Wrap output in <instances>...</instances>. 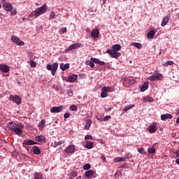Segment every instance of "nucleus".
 <instances>
[{"label":"nucleus","instance_id":"423d86ee","mask_svg":"<svg viewBox=\"0 0 179 179\" xmlns=\"http://www.w3.org/2000/svg\"><path fill=\"white\" fill-rule=\"evenodd\" d=\"M10 40L17 45H24V42L20 40V38L15 35L10 36Z\"/></svg>","mask_w":179,"mask_h":179},{"label":"nucleus","instance_id":"79ce46f5","mask_svg":"<svg viewBox=\"0 0 179 179\" xmlns=\"http://www.w3.org/2000/svg\"><path fill=\"white\" fill-rule=\"evenodd\" d=\"M29 64H30L31 68H36V62H34V61L31 60L29 62Z\"/></svg>","mask_w":179,"mask_h":179},{"label":"nucleus","instance_id":"7c9ffc66","mask_svg":"<svg viewBox=\"0 0 179 179\" xmlns=\"http://www.w3.org/2000/svg\"><path fill=\"white\" fill-rule=\"evenodd\" d=\"M63 143H65V141L62 140L59 141H55L53 145V148H57V146H61Z\"/></svg>","mask_w":179,"mask_h":179},{"label":"nucleus","instance_id":"09e8293b","mask_svg":"<svg viewBox=\"0 0 179 179\" xmlns=\"http://www.w3.org/2000/svg\"><path fill=\"white\" fill-rule=\"evenodd\" d=\"M175 156H174V157H175V159H177V158H178L179 157V150H177L176 152H175Z\"/></svg>","mask_w":179,"mask_h":179},{"label":"nucleus","instance_id":"a211bd4d","mask_svg":"<svg viewBox=\"0 0 179 179\" xmlns=\"http://www.w3.org/2000/svg\"><path fill=\"white\" fill-rule=\"evenodd\" d=\"M70 68V64H64V63H61L60 64V69H62V71H68V69H69Z\"/></svg>","mask_w":179,"mask_h":179},{"label":"nucleus","instance_id":"a878e982","mask_svg":"<svg viewBox=\"0 0 179 179\" xmlns=\"http://www.w3.org/2000/svg\"><path fill=\"white\" fill-rule=\"evenodd\" d=\"M155 34H156V31L151 30L148 33L147 37H148V38L152 39L155 37Z\"/></svg>","mask_w":179,"mask_h":179},{"label":"nucleus","instance_id":"f8f14e48","mask_svg":"<svg viewBox=\"0 0 179 179\" xmlns=\"http://www.w3.org/2000/svg\"><path fill=\"white\" fill-rule=\"evenodd\" d=\"M82 46V44L80 43H74L70 45L67 49H66V51H72V50H76V48H79Z\"/></svg>","mask_w":179,"mask_h":179},{"label":"nucleus","instance_id":"69168bd1","mask_svg":"<svg viewBox=\"0 0 179 179\" xmlns=\"http://www.w3.org/2000/svg\"><path fill=\"white\" fill-rule=\"evenodd\" d=\"M0 9H1V3H0Z\"/></svg>","mask_w":179,"mask_h":179},{"label":"nucleus","instance_id":"72a5a7b5","mask_svg":"<svg viewBox=\"0 0 179 179\" xmlns=\"http://www.w3.org/2000/svg\"><path fill=\"white\" fill-rule=\"evenodd\" d=\"M134 107H135V105H129L123 110V111L127 113V111H129V110H131V108H134Z\"/></svg>","mask_w":179,"mask_h":179},{"label":"nucleus","instance_id":"c03bdc74","mask_svg":"<svg viewBox=\"0 0 179 179\" xmlns=\"http://www.w3.org/2000/svg\"><path fill=\"white\" fill-rule=\"evenodd\" d=\"M67 94L68 96H69V97H72V96H73V92L72 91V90H68Z\"/></svg>","mask_w":179,"mask_h":179},{"label":"nucleus","instance_id":"dca6fc26","mask_svg":"<svg viewBox=\"0 0 179 179\" xmlns=\"http://www.w3.org/2000/svg\"><path fill=\"white\" fill-rule=\"evenodd\" d=\"M66 153L68 155H71L75 152V145H69L66 150H65Z\"/></svg>","mask_w":179,"mask_h":179},{"label":"nucleus","instance_id":"0eeeda50","mask_svg":"<svg viewBox=\"0 0 179 179\" xmlns=\"http://www.w3.org/2000/svg\"><path fill=\"white\" fill-rule=\"evenodd\" d=\"M43 13H45V4H43L42 7L36 9L35 11V16L36 17H38V16L43 15Z\"/></svg>","mask_w":179,"mask_h":179},{"label":"nucleus","instance_id":"de8ad7c7","mask_svg":"<svg viewBox=\"0 0 179 179\" xmlns=\"http://www.w3.org/2000/svg\"><path fill=\"white\" fill-rule=\"evenodd\" d=\"M49 19H55V13L54 12L50 13Z\"/></svg>","mask_w":179,"mask_h":179},{"label":"nucleus","instance_id":"c9c22d12","mask_svg":"<svg viewBox=\"0 0 179 179\" xmlns=\"http://www.w3.org/2000/svg\"><path fill=\"white\" fill-rule=\"evenodd\" d=\"M71 111H78V106L76 105H71L69 108Z\"/></svg>","mask_w":179,"mask_h":179},{"label":"nucleus","instance_id":"6e6552de","mask_svg":"<svg viewBox=\"0 0 179 179\" xmlns=\"http://www.w3.org/2000/svg\"><path fill=\"white\" fill-rule=\"evenodd\" d=\"M108 92H111V87H103L101 89V97L102 99H104V98L107 97V96H108V93H107Z\"/></svg>","mask_w":179,"mask_h":179},{"label":"nucleus","instance_id":"0e129e2a","mask_svg":"<svg viewBox=\"0 0 179 179\" xmlns=\"http://www.w3.org/2000/svg\"><path fill=\"white\" fill-rule=\"evenodd\" d=\"M69 179H73V178H69Z\"/></svg>","mask_w":179,"mask_h":179},{"label":"nucleus","instance_id":"ea45409f","mask_svg":"<svg viewBox=\"0 0 179 179\" xmlns=\"http://www.w3.org/2000/svg\"><path fill=\"white\" fill-rule=\"evenodd\" d=\"M85 139V141H93V136L92 135H86Z\"/></svg>","mask_w":179,"mask_h":179},{"label":"nucleus","instance_id":"3c124183","mask_svg":"<svg viewBox=\"0 0 179 179\" xmlns=\"http://www.w3.org/2000/svg\"><path fill=\"white\" fill-rule=\"evenodd\" d=\"M101 157V160L103 162V163H106V156H104V155L102 154Z\"/></svg>","mask_w":179,"mask_h":179},{"label":"nucleus","instance_id":"c85d7f7f","mask_svg":"<svg viewBox=\"0 0 179 179\" xmlns=\"http://www.w3.org/2000/svg\"><path fill=\"white\" fill-rule=\"evenodd\" d=\"M91 125H92V120H87L86 121V124H85V126L84 127V129H86V130L90 129Z\"/></svg>","mask_w":179,"mask_h":179},{"label":"nucleus","instance_id":"5701e85b","mask_svg":"<svg viewBox=\"0 0 179 179\" xmlns=\"http://www.w3.org/2000/svg\"><path fill=\"white\" fill-rule=\"evenodd\" d=\"M157 131V127L155 124L150 126L149 132L150 134H155Z\"/></svg>","mask_w":179,"mask_h":179},{"label":"nucleus","instance_id":"a19ab883","mask_svg":"<svg viewBox=\"0 0 179 179\" xmlns=\"http://www.w3.org/2000/svg\"><path fill=\"white\" fill-rule=\"evenodd\" d=\"M44 125H45V123H44V120H41V122L38 124V127L41 129H43V128H44Z\"/></svg>","mask_w":179,"mask_h":179},{"label":"nucleus","instance_id":"473e14b6","mask_svg":"<svg viewBox=\"0 0 179 179\" xmlns=\"http://www.w3.org/2000/svg\"><path fill=\"white\" fill-rule=\"evenodd\" d=\"M86 149H92L93 148V142L87 141L85 145Z\"/></svg>","mask_w":179,"mask_h":179},{"label":"nucleus","instance_id":"9b49d317","mask_svg":"<svg viewBox=\"0 0 179 179\" xmlns=\"http://www.w3.org/2000/svg\"><path fill=\"white\" fill-rule=\"evenodd\" d=\"M3 8H4V10L6 12H12V9H13V7L10 3H4L3 4Z\"/></svg>","mask_w":179,"mask_h":179},{"label":"nucleus","instance_id":"864d4df0","mask_svg":"<svg viewBox=\"0 0 179 179\" xmlns=\"http://www.w3.org/2000/svg\"><path fill=\"white\" fill-rule=\"evenodd\" d=\"M10 13L13 16H15L17 13V11H16V10H13Z\"/></svg>","mask_w":179,"mask_h":179},{"label":"nucleus","instance_id":"4468645a","mask_svg":"<svg viewBox=\"0 0 179 179\" xmlns=\"http://www.w3.org/2000/svg\"><path fill=\"white\" fill-rule=\"evenodd\" d=\"M173 118V115L170 113L163 114L161 115L162 121H166V120H171Z\"/></svg>","mask_w":179,"mask_h":179},{"label":"nucleus","instance_id":"f3484780","mask_svg":"<svg viewBox=\"0 0 179 179\" xmlns=\"http://www.w3.org/2000/svg\"><path fill=\"white\" fill-rule=\"evenodd\" d=\"M148 89H149V82H145L141 87L140 90L141 92H145Z\"/></svg>","mask_w":179,"mask_h":179},{"label":"nucleus","instance_id":"49530a36","mask_svg":"<svg viewBox=\"0 0 179 179\" xmlns=\"http://www.w3.org/2000/svg\"><path fill=\"white\" fill-rule=\"evenodd\" d=\"M70 176H71V177H77V176H78V172H76V171H73V172H71V173H70Z\"/></svg>","mask_w":179,"mask_h":179},{"label":"nucleus","instance_id":"4be33fe9","mask_svg":"<svg viewBox=\"0 0 179 179\" xmlns=\"http://www.w3.org/2000/svg\"><path fill=\"white\" fill-rule=\"evenodd\" d=\"M35 141H36V142H44V141H45V137L43 135L37 136L35 137Z\"/></svg>","mask_w":179,"mask_h":179},{"label":"nucleus","instance_id":"603ef678","mask_svg":"<svg viewBox=\"0 0 179 179\" xmlns=\"http://www.w3.org/2000/svg\"><path fill=\"white\" fill-rule=\"evenodd\" d=\"M12 155L13 156H14V157H17V156H19V153H17V152H13Z\"/></svg>","mask_w":179,"mask_h":179},{"label":"nucleus","instance_id":"4d7b16f0","mask_svg":"<svg viewBox=\"0 0 179 179\" xmlns=\"http://www.w3.org/2000/svg\"><path fill=\"white\" fill-rule=\"evenodd\" d=\"M62 33H66V27L62 28Z\"/></svg>","mask_w":179,"mask_h":179},{"label":"nucleus","instance_id":"39448f33","mask_svg":"<svg viewBox=\"0 0 179 179\" xmlns=\"http://www.w3.org/2000/svg\"><path fill=\"white\" fill-rule=\"evenodd\" d=\"M148 80L153 82L155 80H163V75L162 73H155L154 75L150 76L148 78Z\"/></svg>","mask_w":179,"mask_h":179},{"label":"nucleus","instance_id":"1a4fd4ad","mask_svg":"<svg viewBox=\"0 0 179 179\" xmlns=\"http://www.w3.org/2000/svg\"><path fill=\"white\" fill-rule=\"evenodd\" d=\"M64 110V106H53L50 108L51 113H61Z\"/></svg>","mask_w":179,"mask_h":179},{"label":"nucleus","instance_id":"cd10ccee","mask_svg":"<svg viewBox=\"0 0 179 179\" xmlns=\"http://www.w3.org/2000/svg\"><path fill=\"white\" fill-rule=\"evenodd\" d=\"M131 45H133V47H135L138 50H141L142 48V44L136 42L131 43Z\"/></svg>","mask_w":179,"mask_h":179},{"label":"nucleus","instance_id":"58836bf2","mask_svg":"<svg viewBox=\"0 0 179 179\" xmlns=\"http://www.w3.org/2000/svg\"><path fill=\"white\" fill-rule=\"evenodd\" d=\"M34 179H43V176H41V174L36 173L34 175Z\"/></svg>","mask_w":179,"mask_h":179},{"label":"nucleus","instance_id":"4c0bfd02","mask_svg":"<svg viewBox=\"0 0 179 179\" xmlns=\"http://www.w3.org/2000/svg\"><path fill=\"white\" fill-rule=\"evenodd\" d=\"M91 168L92 165H90V164H86L83 166V170H90Z\"/></svg>","mask_w":179,"mask_h":179},{"label":"nucleus","instance_id":"393cba45","mask_svg":"<svg viewBox=\"0 0 179 179\" xmlns=\"http://www.w3.org/2000/svg\"><path fill=\"white\" fill-rule=\"evenodd\" d=\"M33 152L34 155H40L41 153V150H40V148L37 146L33 147Z\"/></svg>","mask_w":179,"mask_h":179},{"label":"nucleus","instance_id":"2f4dec72","mask_svg":"<svg viewBox=\"0 0 179 179\" xmlns=\"http://www.w3.org/2000/svg\"><path fill=\"white\" fill-rule=\"evenodd\" d=\"M143 99L144 101H148L149 103H153V101H155V99H153V98H152L149 96H144Z\"/></svg>","mask_w":179,"mask_h":179},{"label":"nucleus","instance_id":"8fccbe9b","mask_svg":"<svg viewBox=\"0 0 179 179\" xmlns=\"http://www.w3.org/2000/svg\"><path fill=\"white\" fill-rule=\"evenodd\" d=\"M71 117V114L69 113H65L64 115V118H69Z\"/></svg>","mask_w":179,"mask_h":179},{"label":"nucleus","instance_id":"a18cd8bd","mask_svg":"<svg viewBox=\"0 0 179 179\" xmlns=\"http://www.w3.org/2000/svg\"><path fill=\"white\" fill-rule=\"evenodd\" d=\"M110 118H111V116H110V115H106V116H105V117L101 120V121H104V122L108 121V120H110Z\"/></svg>","mask_w":179,"mask_h":179},{"label":"nucleus","instance_id":"e2e57ef3","mask_svg":"<svg viewBox=\"0 0 179 179\" xmlns=\"http://www.w3.org/2000/svg\"><path fill=\"white\" fill-rule=\"evenodd\" d=\"M81 178H82V176H78V177H77L76 179H81Z\"/></svg>","mask_w":179,"mask_h":179},{"label":"nucleus","instance_id":"e433bc0d","mask_svg":"<svg viewBox=\"0 0 179 179\" xmlns=\"http://www.w3.org/2000/svg\"><path fill=\"white\" fill-rule=\"evenodd\" d=\"M87 65H90L92 68H94V62L93 60L86 62Z\"/></svg>","mask_w":179,"mask_h":179},{"label":"nucleus","instance_id":"aec40b11","mask_svg":"<svg viewBox=\"0 0 179 179\" xmlns=\"http://www.w3.org/2000/svg\"><path fill=\"white\" fill-rule=\"evenodd\" d=\"M85 176L87 177V178H90V177L94 176V171L93 170H88L85 172Z\"/></svg>","mask_w":179,"mask_h":179},{"label":"nucleus","instance_id":"bf43d9fd","mask_svg":"<svg viewBox=\"0 0 179 179\" xmlns=\"http://www.w3.org/2000/svg\"><path fill=\"white\" fill-rule=\"evenodd\" d=\"M176 115H179V108L176 110Z\"/></svg>","mask_w":179,"mask_h":179},{"label":"nucleus","instance_id":"bb28decb","mask_svg":"<svg viewBox=\"0 0 179 179\" xmlns=\"http://www.w3.org/2000/svg\"><path fill=\"white\" fill-rule=\"evenodd\" d=\"M169 20H170V17H164V19L162 20V22L161 23V26H166V24H167V23H169Z\"/></svg>","mask_w":179,"mask_h":179},{"label":"nucleus","instance_id":"c756f323","mask_svg":"<svg viewBox=\"0 0 179 179\" xmlns=\"http://www.w3.org/2000/svg\"><path fill=\"white\" fill-rule=\"evenodd\" d=\"M124 82L125 83H129V85H135L136 80H135V79L126 78L124 80Z\"/></svg>","mask_w":179,"mask_h":179},{"label":"nucleus","instance_id":"20e7f679","mask_svg":"<svg viewBox=\"0 0 179 179\" xmlns=\"http://www.w3.org/2000/svg\"><path fill=\"white\" fill-rule=\"evenodd\" d=\"M8 100L13 101L15 104H17V106L22 104V98L17 95H10Z\"/></svg>","mask_w":179,"mask_h":179},{"label":"nucleus","instance_id":"ddd939ff","mask_svg":"<svg viewBox=\"0 0 179 179\" xmlns=\"http://www.w3.org/2000/svg\"><path fill=\"white\" fill-rule=\"evenodd\" d=\"M99 34H100V31H99V29H94L91 32V36L93 37V38H98Z\"/></svg>","mask_w":179,"mask_h":179},{"label":"nucleus","instance_id":"b1692460","mask_svg":"<svg viewBox=\"0 0 179 179\" xmlns=\"http://www.w3.org/2000/svg\"><path fill=\"white\" fill-rule=\"evenodd\" d=\"M91 61H93V62H94V64H98V65H101V66H103V65H104V64H106L104 62H101L96 58H91Z\"/></svg>","mask_w":179,"mask_h":179},{"label":"nucleus","instance_id":"f03ea898","mask_svg":"<svg viewBox=\"0 0 179 179\" xmlns=\"http://www.w3.org/2000/svg\"><path fill=\"white\" fill-rule=\"evenodd\" d=\"M121 45L115 44L112 46L111 49H108L106 50L107 54H109L112 58H120L121 57Z\"/></svg>","mask_w":179,"mask_h":179},{"label":"nucleus","instance_id":"6ab92c4d","mask_svg":"<svg viewBox=\"0 0 179 179\" xmlns=\"http://www.w3.org/2000/svg\"><path fill=\"white\" fill-rule=\"evenodd\" d=\"M125 160H127L126 157H117L114 158L113 162H114V163H118L120 162H125Z\"/></svg>","mask_w":179,"mask_h":179},{"label":"nucleus","instance_id":"6e6d98bb","mask_svg":"<svg viewBox=\"0 0 179 179\" xmlns=\"http://www.w3.org/2000/svg\"><path fill=\"white\" fill-rule=\"evenodd\" d=\"M104 110H105L106 113H108V112L111 111V108H105Z\"/></svg>","mask_w":179,"mask_h":179},{"label":"nucleus","instance_id":"5fc2aeb1","mask_svg":"<svg viewBox=\"0 0 179 179\" xmlns=\"http://www.w3.org/2000/svg\"><path fill=\"white\" fill-rule=\"evenodd\" d=\"M138 153L143 154V148H141L138 150Z\"/></svg>","mask_w":179,"mask_h":179},{"label":"nucleus","instance_id":"680f3d73","mask_svg":"<svg viewBox=\"0 0 179 179\" xmlns=\"http://www.w3.org/2000/svg\"><path fill=\"white\" fill-rule=\"evenodd\" d=\"M176 122H177V124H179V117L177 118Z\"/></svg>","mask_w":179,"mask_h":179},{"label":"nucleus","instance_id":"f704fd0d","mask_svg":"<svg viewBox=\"0 0 179 179\" xmlns=\"http://www.w3.org/2000/svg\"><path fill=\"white\" fill-rule=\"evenodd\" d=\"M148 153L150 155L155 153L156 149L154 147L149 148L148 150Z\"/></svg>","mask_w":179,"mask_h":179},{"label":"nucleus","instance_id":"f257e3e1","mask_svg":"<svg viewBox=\"0 0 179 179\" xmlns=\"http://www.w3.org/2000/svg\"><path fill=\"white\" fill-rule=\"evenodd\" d=\"M9 129L12 131V134H15L18 136H22L23 134V128L24 125L22 122H9L7 124Z\"/></svg>","mask_w":179,"mask_h":179},{"label":"nucleus","instance_id":"13d9d810","mask_svg":"<svg viewBox=\"0 0 179 179\" xmlns=\"http://www.w3.org/2000/svg\"><path fill=\"white\" fill-rule=\"evenodd\" d=\"M96 120H98V121H101V122H103V120H101L103 119L100 118V117H96Z\"/></svg>","mask_w":179,"mask_h":179},{"label":"nucleus","instance_id":"2eb2a0df","mask_svg":"<svg viewBox=\"0 0 179 179\" xmlns=\"http://www.w3.org/2000/svg\"><path fill=\"white\" fill-rule=\"evenodd\" d=\"M0 71L4 73L9 72V67L6 64H0Z\"/></svg>","mask_w":179,"mask_h":179},{"label":"nucleus","instance_id":"7ed1b4c3","mask_svg":"<svg viewBox=\"0 0 179 179\" xmlns=\"http://www.w3.org/2000/svg\"><path fill=\"white\" fill-rule=\"evenodd\" d=\"M46 68L48 71H51L52 76H55L57 69H58V63H54L52 65L48 64Z\"/></svg>","mask_w":179,"mask_h":179},{"label":"nucleus","instance_id":"052dcab7","mask_svg":"<svg viewBox=\"0 0 179 179\" xmlns=\"http://www.w3.org/2000/svg\"><path fill=\"white\" fill-rule=\"evenodd\" d=\"M176 163L177 164H179V158L176 160Z\"/></svg>","mask_w":179,"mask_h":179},{"label":"nucleus","instance_id":"412c9836","mask_svg":"<svg viewBox=\"0 0 179 179\" xmlns=\"http://www.w3.org/2000/svg\"><path fill=\"white\" fill-rule=\"evenodd\" d=\"M78 80V75L76 74H73L70 76L68 78V80L70 83L75 82V80Z\"/></svg>","mask_w":179,"mask_h":179},{"label":"nucleus","instance_id":"37998d69","mask_svg":"<svg viewBox=\"0 0 179 179\" xmlns=\"http://www.w3.org/2000/svg\"><path fill=\"white\" fill-rule=\"evenodd\" d=\"M174 64V62L173 61H167L164 64V66H169V65H173Z\"/></svg>","mask_w":179,"mask_h":179},{"label":"nucleus","instance_id":"9d476101","mask_svg":"<svg viewBox=\"0 0 179 179\" xmlns=\"http://www.w3.org/2000/svg\"><path fill=\"white\" fill-rule=\"evenodd\" d=\"M22 145L23 146H24V145H26L27 146H31L33 145H37V143H36V141L33 140L25 139L24 140Z\"/></svg>","mask_w":179,"mask_h":179}]
</instances>
